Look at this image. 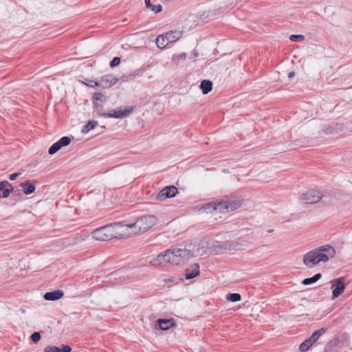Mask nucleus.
I'll use <instances>...</instances> for the list:
<instances>
[{
    "instance_id": "c756f323",
    "label": "nucleus",
    "mask_w": 352,
    "mask_h": 352,
    "mask_svg": "<svg viewBox=\"0 0 352 352\" xmlns=\"http://www.w3.org/2000/svg\"><path fill=\"white\" fill-rule=\"evenodd\" d=\"M314 343L308 338L305 340L303 342L301 343L300 345L299 349L301 351H307L309 347L313 344Z\"/></svg>"
},
{
    "instance_id": "4c0bfd02",
    "label": "nucleus",
    "mask_w": 352,
    "mask_h": 352,
    "mask_svg": "<svg viewBox=\"0 0 352 352\" xmlns=\"http://www.w3.org/2000/svg\"><path fill=\"white\" fill-rule=\"evenodd\" d=\"M21 173H13V174H11L10 175V179L11 181H14L15 180Z\"/></svg>"
},
{
    "instance_id": "2eb2a0df",
    "label": "nucleus",
    "mask_w": 352,
    "mask_h": 352,
    "mask_svg": "<svg viewBox=\"0 0 352 352\" xmlns=\"http://www.w3.org/2000/svg\"><path fill=\"white\" fill-rule=\"evenodd\" d=\"M14 188L12 185L8 181L0 182V191L2 192L1 196L3 198H7L10 196V193L13 192Z\"/></svg>"
},
{
    "instance_id": "f257e3e1",
    "label": "nucleus",
    "mask_w": 352,
    "mask_h": 352,
    "mask_svg": "<svg viewBox=\"0 0 352 352\" xmlns=\"http://www.w3.org/2000/svg\"><path fill=\"white\" fill-rule=\"evenodd\" d=\"M335 256L334 248L329 245H325L307 252L303 256L302 261L308 268H312L320 262H327Z\"/></svg>"
},
{
    "instance_id": "72a5a7b5",
    "label": "nucleus",
    "mask_w": 352,
    "mask_h": 352,
    "mask_svg": "<svg viewBox=\"0 0 352 352\" xmlns=\"http://www.w3.org/2000/svg\"><path fill=\"white\" fill-rule=\"evenodd\" d=\"M186 56H187L186 54L183 52L179 55H175L173 56V60L178 63L180 60H185L186 58Z\"/></svg>"
},
{
    "instance_id": "c9c22d12",
    "label": "nucleus",
    "mask_w": 352,
    "mask_h": 352,
    "mask_svg": "<svg viewBox=\"0 0 352 352\" xmlns=\"http://www.w3.org/2000/svg\"><path fill=\"white\" fill-rule=\"evenodd\" d=\"M120 63V58L119 57H114L112 60L110 62V67H114L118 65Z\"/></svg>"
},
{
    "instance_id": "ddd939ff",
    "label": "nucleus",
    "mask_w": 352,
    "mask_h": 352,
    "mask_svg": "<svg viewBox=\"0 0 352 352\" xmlns=\"http://www.w3.org/2000/svg\"><path fill=\"white\" fill-rule=\"evenodd\" d=\"M71 142V138L68 136L61 138L58 141L54 143L49 148L48 153L53 155L58 152L62 147L68 146Z\"/></svg>"
},
{
    "instance_id": "b1692460",
    "label": "nucleus",
    "mask_w": 352,
    "mask_h": 352,
    "mask_svg": "<svg viewBox=\"0 0 352 352\" xmlns=\"http://www.w3.org/2000/svg\"><path fill=\"white\" fill-rule=\"evenodd\" d=\"M215 207L214 210L221 213H226L228 212V206L226 201H222L220 202H214Z\"/></svg>"
},
{
    "instance_id": "473e14b6",
    "label": "nucleus",
    "mask_w": 352,
    "mask_h": 352,
    "mask_svg": "<svg viewBox=\"0 0 352 352\" xmlns=\"http://www.w3.org/2000/svg\"><path fill=\"white\" fill-rule=\"evenodd\" d=\"M289 39L292 42H301L305 39V36L301 34H292Z\"/></svg>"
},
{
    "instance_id": "f3484780",
    "label": "nucleus",
    "mask_w": 352,
    "mask_h": 352,
    "mask_svg": "<svg viewBox=\"0 0 352 352\" xmlns=\"http://www.w3.org/2000/svg\"><path fill=\"white\" fill-rule=\"evenodd\" d=\"M64 295L63 291L60 290H55L53 292H46L43 298L46 300L54 301L60 299Z\"/></svg>"
},
{
    "instance_id": "4468645a",
    "label": "nucleus",
    "mask_w": 352,
    "mask_h": 352,
    "mask_svg": "<svg viewBox=\"0 0 352 352\" xmlns=\"http://www.w3.org/2000/svg\"><path fill=\"white\" fill-rule=\"evenodd\" d=\"M199 275V265L197 263H194L186 269L184 276L186 279H191Z\"/></svg>"
},
{
    "instance_id": "f8f14e48",
    "label": "nucleus",
    "mask_w": 352,
    "mask_h": 352,
    "mask_svg": "<svg viewBox=\"0 0 352 352\" xmlns=\"http://www.w3.org/2000/svg\"><path fill=\"white\" fill-rule=\"evenodd\" d=\"M132 111L133 108L128 107L125 108L124 110H113V113H98V114L100 116H102L104 118H122L129 115Z\"/></svg>"
},
{
    "instance_id": "20e7f679",
    "label": "nucleus",
    "mask_w": 352,
    "mask_h": 352,
    "mask_svg": "<svg viewBox=\"0 0 352 352\" xmlns=\"http://www.w3.org/2000/svg\"><path fill=\"white\" fill-rule=\"evenodd\" d=\"M170 254L168 259H170L171 265H179L184 264L193 256V252L186 248L169 249Z\"/></svg>"
},
{
    "instance_id": "9d476101",
    "label": "nucleus",
    "mask_w": 352,
    "mask_h": 352,
    "mask_svg": "<svg viewBox=\"0 0 352 352\" xmlns=\"http://www.w3.org/2000/svg\"><path fill=\"white\" fill-rule=\"evenodd\" d=\"M178 190L175 186H168L164 188L156 196V199L164 201L167 198H171L176 195Z\"/></svg>"
},
{
    "instance_id": "6ab92c4d",
    "label": "nucleus",
    "mask_w": 352,
    "mask_h": 352,
    "mask_svg": "<svg viewBox=\"0 0 352 352\" xmlns=\"http://www.w3.org/2000/svg\"><path fill=\"white\" fill-rule=\"evenodd\" d=\"M166 34L170 43L179 40L182 36L183 32L180 30H170Z\"/></svg>"
},
{
    "instance_id": "412c9836",
    "label": "nucleus",
    "mask_w": 352,
    "mask_h": 352,
    "mask_svg": "<svg viewBox=\"0 0 352 352\" xmlns=\"http://www.w3.org/2000/svg\"><path fill=\"white\" fill-rule=\"evenodd\" d=\"M20 186L23 188V192L25 195H30L35 191V186L31 184L30 181L27 180L20 184Z\"/></svg>"
},
{
    "instance_id": "ea45409f",
    "label": "nucleus",
    "mask_w": 352,
    "mask_h": 352,
    "mask_svg": "<svg viewBox=\"0 0 352 352\" xmlns=\"http://www.w3.org/2000/svg\"><path fill=\"white\" fill-rule=\"evenodd\" d=\"M92 80H89V83H87V85L89 87H96V85H94V82H91Z\"/></svg>"
},
{
    "instance_id": "58836bf2",
    "label": "nucleus",
    "mask_w": 352,
    "mask_h": 352,
    "mask_svg": "<svg viewBox=\"0 0 352 352\" xmlns=\"http://www.w3.org/2000/svg\"><path fill=\"white\" fill-rule=\"evenodd\" d=\"M295 76V72H290L288 74V77L289 78H293L294 76Z\"/></svg>"
},
{
    "instance_id": "c85d7f7f",
    "label": "nucleus",
    "mask_w": 352,
    "mask_h": 352,
    "mask_svg": "<svg viewBox=\"0 0 352 352\" xmlns=\"http://www.w3.org/2000/svg\"><path fill=\"white\" fill-rule=\"evenodd\" d=\"M98 122L95 120L89 121L82 128L81 132L82 133H87L91 130L94 129L97 125Z\"/></svg>"
},
{
    "instance_id": "a211bd4d",
    "label": "nucleus",
    "mask_w": 352,
    "mask_h": 352,
    "mask_svg": "<svg viewBox=\"0 0 352 352\" xmlns=\"http://www.w3.org/2000/svg\"><path fill=\"white\" fill-rule=\"evenodd\" d=\"M155 43L157 47L161 49H164L170 43L166 34L157 36L155 40Z\"/></svg>"
},
{
    "instance_id": "0eeeda50",
    "label": "nucleus",
    "mask_w": 352,
    "mask_h": 352,
    "mask_svg": "<svg viewBox=\"0 0 352 352\" xmlns=\"http://www.w3.org/2000/svg\"><path fill=\"white\" fill-rule=\"evenodd\" d=\"M322 197V195L319 190L311 189L303 193L300 200L304 204H312L318 202Z\"/></svg>"
},
{
    "instance_id": "dca6fc26",
    "label": "nucleus",
    "mask_w": 352,
    "mask_h": 352,
    "mask_svg": "<svg viewBox=\"0 0 352 352\" xmlns=\"http://www.w3.org/2000/svg\"><path fill=\"white\" fill-rule=\"evenodd\" d=\"M93 100H94V104L95 108L98 111H99L100 109L102 108V107L106 101V98L104 94H102V93L98 92V93H95L93 95Z\"/></svg>"
},
{
    "instance_id": "423d86ee",
    "label": "nucleus",
    "mask_w": 352,
    "mask_h": 352,
    "mask_svg": "<svg viewBox=\"0 0 352 352\" xmlns=\"http://www.w3.org/2000/svg\"><path fill=\"white\" fill-rule=\"evenodd\" d=\"M93 239L98 241H109L113 237V227L112 225H107L96 229L91 232Z\"/></svg>"
},
{
    "instance_id": "f704fd0d",
    "label": "nucleus",
    "mask_w": 352,
    "mask_h": 352,
    "mask_svg": "<svg viewBox=\"0 0 352 352\" xmlns=\"http://www.w3.org/2000/svg\"><path fill=\"white\" fill-rule=\"evenodd\" d=\"M41 339V334L39 332H34L31 336V340L34 343L38 342Z\"/></svg>"
},
{
    "instance_id": "aec40b11",
    "label": "nucleus",
    "mask_w": 352,
    "mask_h": 352,
    "mask_svg": "<svg viewBox=\"0 0 352 352\" xmlns=\"http://www.w3.org/2000/svg\"><path fill=\"white\" fill-rule=\"evenodd\" d=\"M72 347L69 345H63L62 349L56 346H49L44 349V352H71Z\"/></svg>"
},
{
    "instance_id": "9b49d317",
    "label": "nucleus",
    "mask_w": 352,
    "mask_h": 352,
    "mask_svg": "<svg viewBox=\"0 0 352 352\" xmlns=\"http://www.w3.org/2000/svg\"><path fill=\"white\" fill-rule=\"evenodd\" d=\"M118 81V78L114 76L113 74H107L103 76L99 82L91 81V82H94L95 85H100L102 87H110L115 84H116Z\"/></svg>"
},
{
    "instance_id": "cd10ccee",
    "label": "nucleus",
    "mask_w": 352,
    "mask_h": 352,
    "mask_svg": "<svg viewBox=\"0 0 352 352\" xmlns=\"http://www.w3.org/2000/svg\"><path fill=\"white\" fill-rule=\"evenodd\" d=\"M327 329L321 328L317 331H315L311 336L309 338L313 343H315L318 340L320 337L326 331Z\"/></svg>"
},
{
    "instance_id": "39448f33",
    "label": "nucleus",
    "mask_w": 352,
    "mask_h": 352,
    "mask_svg": "<svg viewBox=\"0 0 352 352\" xmlns=\"http://www.w3.org/2000/svg\"><path fill=\"white\" fill-rule=\"evenodd\" d=\"M113 227V237L116 239L128 238L135 235L133 223L124 224L121 222L111 224Z\"/></svg>"
},
{
    "instance_id": "e433bc0d",
    "label": "nucleus",
    "mask_w": 352,
    "mask_h": 352,
    "mask_svg": "<svg viewBox=\"0 0 352 352\" xmlns=\"http://www.w3.org/2000/svg\"><path fill=\"white\" fill-rule=\"evenodd\" d=\"M214 248L216 250H220V249L226 250V243H217V244L214 245Z\"/></svg>"
},
{
    "instance_id": "4be33fe9",
    "label": "nucleus",
    "mask_w": 352,
    "mask_h": 352,
    "mask_svg": "<svg viewBox=\"0 0 352 352\" xmlns=\"http://www.w3.org/2000/svg\"><path fill=\"white\" fill-rule=\"evenodd\" d=\"M160 329L162 330H168L174 325L173 320L170 319H159L157 321Z\"/></svg>"
},
{
    "instance_id": "7ed1b4c3",
    "label": "nucleus",
    "mask_w": 352,
    "mask_h": 352,
    "mask_svg": "<svg viewBox=\"0 0 352 352\" xmlns=\"http://www.w3.org/2000/svg\"><path fill=\"white\" fill-rule=\"evenodd\" d=\"M157 223V219L154 215H144L139 217L133 223V229L135 235L142 234L147 232Z\"/></svg>"
},
{
    "instance_id": "a878e982",
    "label": "nucleus",
    "mask_w": 352,
    "mask_h": 352,
    "mask_svg": "<svg viewBox=\"0 0 352 352\" xmlns=\"http://www.w3.org/2000/svg\"><path fill=\"white\" fill-rule=\"evenodd\" d=\"M228 206V212H232L239 208L241 205V201L239 199H235L232 201H226Z\"/></svg>"
},
{
    "instance_id": "bb28decb",
    "label": "nucleus",
    "mask_w": 352,
    "mask_h": 352,
    "mask_svg": "<svg viewBox=\"0 0 352 352\" xmlns=\"http://www.w3.org/2000/svg\"><path fill=\"white\" fill-rule=\"evenodd\" d=\"M322 277L320 273L316 274L314 276L306 278L302 280V283L305 285H311L318 281Z\"/></svg>"
},
{
    "instance_id": "a19ab883",
    "label": "nucleus",
    "mask_w": 352,
    "mask_h": 352,
    "mask_svg": "<svg viewBox=\"0 0 352 352\" xmlns=\"http://www.w3.org/2000/svg\"><path fill=\"white\" fill-rule=\"evenodd\" d=\"M192 55L194 57H197L198 56V53L196 51L192 52Z\"/></svg>"
},
{
    "instance_id": "f03ea898",
    "label": "nucleus",
    "mask_w": 352,
    "mask_h": 352,
    "mask_svg": "<svg viewBox=\"0 0 352 352\" xmlns=\"http://www.w3.org/2000/svg\"><path fill=\"white\" fill-rule=\"evenodd\" d=\"M335 256L334 248L329 245H325L307 252L303 256L302 261L308 268H312L320 262H327Z\"/></svg>"
},
{
    "instance_id": "1a4fd4ad",
    "label": "nucleus",
    "mask_w": 352,
    "mask_h": 352,
    "mask_svg": "<svg viewBox=\"0 0 352 352\" xmlns=\"http://www.w3.org/2000/svg\"><path fill=\"white\" fill-rule=\"evenodd\" d=\"M344 277H340L333 280L331 288L333 289L332 299H335L340 296L345 289Z\"/></svg>"
},
{
    "instance_id": "393cba45",
    "label": "nucleus",
    "mask_w": 352,
    "mask_h": 352,
    "mask_svg": "<svg viewBox=\"0 0 352 352\" xmlns=\"http://www.w3.org/2000/svg\"><path fill=\"white\" fill-rule=\"evenodd\" d=\"M144 2L146 8L151 10L155 14L160 12L162 10V7L160 4L153 5L151 3V0H145Z\"/></svg>"
},
{
    "instance_id": "7c9ffc66",
    "label": "nucleus",
    "mask_w": 352,
    "mask_h": 352,
    "mask_svg": "<svg viewBox=\"0 0 352 352\" xmlns=\"http://www.w3.org/2000/svg\"><path fill=\"white\" fill-rule=\"evenodd\" d=\"M226 299L231 302H237L241 300V296L239 294L232 293L228 294L226 296Z\"/></svg>"
},
{
    "instance_id": "6e6552de",
    "label": "nucleus",
    "mask_w": 352,
    "mask_h": 352,
    "mask_svg": "<svg viewBox=\"0 0 352 352\" xmlns=\"http://www.w3.org/2000/svg\"><path fill=\"white\" fill-rule=\"evenodd\" d=\"M170 254L169 249L164 254H159L156 257L150 260V264L153 266H166L167 264L170 265V259H168Z\"/></svg>"
},
{
    "instance_id": "5701e85b",
    "label": "nucleus",
    "mask_w": 352,
    "mask_h": 352,
    "mask_svg": "<svg viewBox=\"0 0 352 352\" xmlns=\"http://www.w3.org/2000/svg\"><path fill=\"white\" fill-rule=\"evenodd\" d=\"M200 88L204 94H207L212 89V82L209 80H203L201 82Z\"/></svg>"
},
{
    "instance_id": "2f4dec72",
    "label": "nucleus",
    "mask_w": 352,
    "mask_h": 352,
    "mask_svg": "<svg viewBox=\"0 0 352 352\" xmlns=\"http://www.w3.org/2000/svg\"><path fill=\"white\" fill-rule=\"evenodd\" d=\"M214 207H215L214 202H210V203H208L206 205H204L202 207V210L207 213L212 212V211H215L214 208H213Z\"/></svg>"
}]
</instances>
